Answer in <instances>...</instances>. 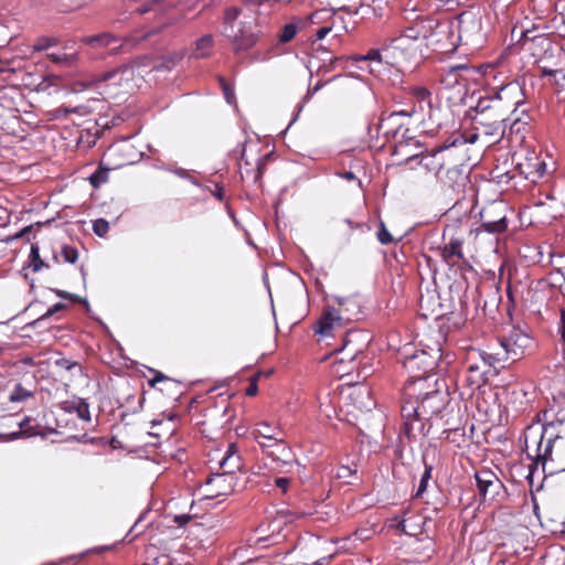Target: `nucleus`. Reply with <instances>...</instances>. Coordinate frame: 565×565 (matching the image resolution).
Here are the masks:
<instances>
[{"label": "nucleus", "instance_id": "nucleus-1", "mask_svg": "<svg viewBox=\"0 0 565 565\" xmlns=\"http://www.w3.org/2000/svg\"><path fill=\"white\" fill-rule=\"evenodd\" d=\"M537 419L543 422L542 433L533 447L526 443L527 457L543 468L552 462L556 463L555 469L565 470V437L556 429L565 423V391H557L547 398V406L537 414Z\"/></svg>", "mask_w": 565, "mask_h": 565}, {"label": "nucleus", "instance_id": "nucleus-2", "mask_svg": "<svg viewBox=\"0 0 565 565\" xmlns=\"http://www.w3.org/2000/svg\"><path fill=\"white\" fill-rule=\"evenodd\" d=\"M262 34L263 31L254 15L243 14L238 7H228L224 10L221 35L235 55L249 52L257 45Z\"/></svg>", "mask_w": 565, "mask_h": 565}, {"label": "nucleus", "instance_id": "nucleus-3", "mask_svg": "<svg viewBox=\"0 0 565 565\" xmlns=\"http://www.w3.org/2000/svg\"><path fill=\"white\" fill-rule=\"evenodd\" d=\"M491 90L495 105V114L491 117L493 122L509 127L511 132H519L521 117L516 116V111L525 103L523 86L518 81H511Z\"/></svg>", "mask_w": 565, "mask_h": 565}, {"label": "nucleus", "instance_id": "nucleus-4", "mask_svg": "<svg viewBox=\"0 0 565 565\" xmlns=\"http://www.w3.org/2000/svg\"><path fill=\"white\" fill-rule=\"evenodd\" d=\"M430 340L433 343L423 344L420 350L405 347L401 352L403 366L409 375L433 371L441 360L445 334L440 330L434 331Z\"/></svg>", "mask_w": 565, "mask_h": 565}, {"label": "nucleus", "instance_id": "nucleus-5", "mask_svg": "<svg viewBox=\"0 0 565 565\" xmlns=\"http://www.w3.org/2000/svg\"><path fill=\"white\" fill-rule=\"evenodd\" d=\"M260 449L263 455L270 460L268 466L271 470L288 472L297 463L295 455L285 441L284 436L269 444L263 443Z\"/></svg>", "mask_w": 565, "mask_h": 565}, {"label": "nucleus", "instance_id": "nucleus-6", "mask_svg": "<svg viewBox=\"0 0 565 565\" xmlns=\"http://www.w3.org/2000/svg\"><path fill=\"white\" fill-rule=\"evenodd\" d=\"M457 30L462 44L479 47L486 41L482 18L472 11H465L458 15Z\"/></svg>", "mask_w": 565, "mask_h": 565}, {"label": "nucleus", "instance_id": "nucleus-7", "mask_svg": "<svg viewBox=\"0 0 565 565\" xmlns=\"http://www.w3.org/2000/svg\"><path fill=\"white\" fill-rule=\"evenodd\" d=\"M498 341L504 351L505 360L514 362L523 355L524 349L531 343V338L519 326H512L508 334L498 337Z\"/></svg>", "mask_w": 565, "mask_h": 565}, {"label": "nucleus", "instance_id": "nucleus-8", "mask_svg": "<svg viewBox=\"0 0 565 565\" xmlns=\"http://www.w3.org/2000/svg\"><path fill=\"white\" fill-rule=\"evenodd\" d=\"M343 316L334 307L328 306L324 308L322 315L317 320L313 328L315 333L322 338L332 337V331L335 327L341 328L343 326Z\"/></svg>", "mask_w": 565, "mask_h": 565}, {"label": "nucleus", "instance_id": "nucleus-9", "mask_svg": "<svg viewBox=\"0 0 565 565\" xmlns=\"http://www.w3.org/2000/svg\"><path fill=\"white\" fill-rule=\"evenodd\" d=\"M452 24H439L434 19H424V18H417L416 21L405 28L403 31V36L407 38L409 40H418L419 38L427 39L433 33L434 28H443V32L451 31Z\"/></svg>", "mask_w": 565, "mask_h": 565}, {"label": "nucleus", "instance_id": "nucleus-10", "mask_svg": "<svg viewBox=\"0 0 565 565\" xmlns=\"http://www.w3.org/2000/svg\"><path fill=\"white\" fill-rule=\"evenodd\" d=\"M235 476L224 472L212 473L206 482L207 495L212 498L226 495L233 491Z\"/></svg>", "mask_w": 565, "mask_h": 565}, {"label": "nucleus", "instance_id": "nucleus-11", "mask_svg": "<svg viewBox=\"0 0 565 565\" xmlns=\"http://www.w3.org/2000/svg\"><path fill=\"white\" fill-rule=\"evenodd\" d=\"M408 385H420L423 387H431L435 388H450L454 384V380L449 377H445L443 374L438 372L428 371L427 373H418L415 375H408L407 379Z\"/></svg>", "mask_w": 565, "mask_h": 565}, {"label": "nucleus", "instance_id": "nucleus-12", "mask_svg": "<svg viewBox=\"0 0 565 565\" xmlns=\"http://www.w3.org/2000/svg\"><path fill=\"white\" fill-rule=\"evenodd\" d=\"M334 301L340 306L344 320H360L365 313L358 295L347 297L333 296Z\"/></svg>", "mask_w": 565, "mask_h": 565}, {"label": "nucleus", "instance_id": "nucleus-13", "mask_svg": "<svg viewBox=\"0 0 565 565\" xmlns=\"http://www.w3.org/2000/svg\"><path fill=\"white\" fill-rule=\"evenodd\" d=\"M479 494L487 498L488 494L494 495L502 486L497 476L490 470H480L475 475Z\"/></svg>", "mask_w": 565, "mask_h": 565}, {"label": "nucleus", "instance_id": "nucleus-14", "mask_svg": "<svg viewBox=\"0 0 565 565\" xmlns=\"http://www.w3.org/2000/svg\"><path fill=\"white\" fill-rule=\"evenodd\" d=\"M318 51H320L324 55L329 54V51L326 50L322 46L319 47ZM382 53H383V50H381V49H370L365 54H363V55H354V56H351L350 58L353 60L354 62H377V63H382L383 62V54ZM344 58H345L344 56H338V57L322 56L321 61L323 63L329 62L330 67L334 68L335 64L339 61H342Z\"/></svg>", "mask_w": 565, "mask_h": 565}, {"label": "nucleus", "instance_id": "nucleus-15", "mask_svg": "<svg viewBox=\"0 0 565 565\" xmlns=\"http://www.w3.org/2000/svg\"><path fill=\"white\" fill-rule=\"evenodd\" d=\"M252 435L257 441L258 446L262 447L263 443H273L284 436L282 430L277 425H270L266 422L255 424Z\"/></svg>", "mask_w": 565, "mask_h": 565}, {"label": "nucleus", "instance_id": "nucleus-16", "mask_svg": "<svg viewBox=\"0 0 565 565\" xmlns=\"http://www.w3.org/2000/svg\"><path fill=\"white\" fill-rule=\"evenodd\" d=\"M58 407L65 413H76L77 417L85 422L90 420L89 405L84 398L73 396L71 399L61 402Z\"/></svg>", "mask_w": 565, "mask_h": 565}, {"label": "nucleus", "instance_id": "nucleus-17", "mask_svg": "<svg viewBox=\"0 0 565 565\" xmlns=\"http://www.w3.org/2000/svg\"><path fill=\"white\" fill-rule=\"evenodd\" d=\"M218 466L222 472L232 476H234L235 471L241 469V457L234 444L228 445L227 450L218 459Z\"/></svg>", "mask_w": 565, "mask_h": 565}, {"label": "nucleus", "instance_id": "nucleus-18", "mask_svg": "<svg viewBox=\"0 0 565 565\" xmlns=\"http://www.w3.org/2000/svg\"><path fill=\"white\" fill-rule=\"evenodd\" d=\"M494 99L492 90L486 95L479 96L475 105L470 106L471 110H475L484 120H492V116L495 114Z\"/></svg>", "mask_w": 565, "mask_h": 565}, {"label": "nucleus", "instance_id": "nucleus-19", "mask_svg": "<svg viewBox=\"0 0 565 565\" xmlns=\"http://www.w3.org/2000/svg\"><path fill=\"white\" fill-rule=\"evenodd\" d=\"M214 46V36L210 33L202 35L194 43L190 58L201 60L210 57Z\"/></svg>", "mask_w": 565, "mask_h": 565}, {"label": "nucleus", "instance_id": "nucleus-20", "mask_svg": "<svg viewBox=\"0 0 565 565\" xmlns=\"http://www.w3.org/2000/svg\"><path fill=\"white\" fill-rule=\"evenodd\" d=\"M390 119V114L382 113L380 121L376 125L377 135L382 134L386 140L396 137L398 131L403 128L404 124L399 119L386 122Z\"/></svg>", "mask_w": 565, "mask_h": 565}, {"label": "nucleus", "instance_id": "nucleus-21", "mask_svg": "<svg viewBox=\"0 0 565 565\" xmlns=\"http://www.w3.org/2000/svg\"><path fill=\"white\" fill-rule=\"evenodd\" d=\"M149 371L151 373H153V376L151 379H148L147 380V383L149 386L153 387L157 383H160V382H163V381H171L173 383H175L177 385H185V386H189V387H192V386H195V385H200V384H206L209 380H204V379H195V380H191V381H182V380H177V379H171L167 375H164L162 372L160 371H156L153 369H149Z\"/></svg>", "mask_w": 565, "mask_h": 565}, {"label": "nucleus", "instance_id": "nucleus-22", "mask_svg": "<svg viewBox=\"0 0 565 565\" xmlns=\"http://www.w3.org/2000/svg\"><path fill=\"white\" fill-rule=\"evenodd\" d=\"M509 221L507 216H501L497 220L482 221L480 226L477 228V233H488L491 235H499L508 230Z\"/></svg>", "mask_w": 565, "mask_h": 565}, {"label": "nucleus", "instance_id": "nucleus-23", "mask_svg": "<svg viewBox=\"0 0 565 565\" xmlns=\"http://www.w3.org/2000/svg\"><path fill=\"white\" fill-rule=\"evenodd\" d=\"M351 399L363 412H370L376 406V399L372 391H353Z\"/></svg>", "mask_w": 565, "mask_h": 565}, {"label": "nucleus", "instance_id": "nucleus-24", "mask_svg": "<svg viewBox=\"0 0 565 565\" xmlns=\"http://www.w3.org/2000/svg\"><path fill=\"white\" fill-rule=\"evenodd\" d=\"M462 239L458 237H451L448 244H445L441 248V258L447 264H450L452 257H457L458 259H463L462 253Z\"/></svg>", "mask_w": 565, "mask_h": 565}, {"label": "nucleus", "instance_id": "nucleus-25", "mask_svg": "<svg viewBox=\"0 0 565 565\" xmlns=\"http://www.w3.org/2000/svg\"><path fill=\"white\" fill-rule=\"evenodd\" d=\"M49 267V264L41 258L39 244L32 243L30 246L28 262L23 265L22 269L30 268L33 273H39Z\"/></svg>", "mask_w": 565, "mask_h": 565}, {"label": "nucleus", "instance_id": "nucleus-26", "mask_svg": "<svg viewBox=\"0 0 565 565\" xmlns=\"http://www.w3.org/2000/svg\"><path fill=\"white\" fill-rule=\"evenodd\" d=\"M481 360L484 364V366L488 367V370L482 371V383L477 384L475 388H481L482 385L488 384V377L487 375L491 372V369H493V373H497V364H499L502 361V358L499 355V353H489L486 351H482L480 353Z\"/></svg>", "mask_w": 565, "mask_h": 565}, {"label": "nucleus", "instance_id": "nucleus-27", "mask_svg": "<svg viewBox=\"0 0 565 565\" xmlns=\"http://www.w3.org/2000/svg\"><path fill=\"white\" fill-rule=\"evenodd\" d=\"M439 393H440V391H430V392H427V393L423 396V398H422L420 403H419L416 407H414L412 404H411V405H408V404L403 405V407H402L403 416H404L407 420H408L412 416L416 417V416L418 415V411H419L420 408H422V409H424V411H426V409H427V406H428L427 404H428L431 399L436 398V397L438 396V394H439Z\"/></svg>", "mask_w": 565, "mask_h": 565}, {"label": "nucleus", "instance_id": "nucleus-28", "mask_svg": "<svg viewBox=\"0 0 565 565\" xmlns=\"http://www.w3.org/2000/svg\"><path fill=\"white\" fill-rule=\"evenodd\" d=\"M134 68H135L134 64H122L115 68L108 70L106 72H103V73L94 76L92 82L94 84L105 83V82H108V81L115 78L118 74H121V75L132 74Z\"/></svg>", "mask_w": 565, "mask_h": 565}, {"label": "nucleus", "instance_id": "nucleus-29", "mask_svg": "<svg viewBox=\"0 0 565 565\" xmlns=\"http://www.w3.org/2000/svg\"><path fill=\"white\" fill-rule=\"evenodd\" d=\"M83 42L92 47H106L114 42H117V38H115L109 32H103L95 35H88L83 38Z\"/></svg>", "mask_w": 565, "mask_h": 565}, {"label": "nucleus", "instance_id": "nucleus-30", "mask_svg": "<svg viewBox=\"0 0 565 565\" xmlns=\"http://www.w3.org/2000/svg\"><path fill=\"white\" fill-rule=\"evenodd\" d=\"M468 67L463 64L450 66L445 75L441 77V83L446 88H452L460 83V72L467 71Z\"/></svg>", "mask_w": 565, "mask_h": 565}, {"label": "nucleus", "instance_id": "nucleus-31", "mask_svg": "<svg viewBox=\"0 0 565 565\" xmlns=\"http://www.w3.org/2000/svg\"><path fill=\"white\" fill-rule=\"evenodd\" d=\"M110 168L99 162L96 170L87 178L89 184L94 189H98L102 184L106 183L109 179Z\"/></svg>", "mask_w": 565, "mask_h": 565}, {"label": "nucleus", "instance_id": "nucleus-32", "mask_svg": "<svg viewBox=\"0 0 565 565\" xmlns=\"http://www.w3.org/2000/svg\"><path fill=\"white\" fill-rule=\"evenodd\" d=\"M47 57L56 65L72 66L77 62L78 53H49Z\"/></svg>", "mask_w": 565, "mask_h": 565}, {"label": "nucleus", "instance_id": "nucleus-33", "mask_svg": "<svg viewBox=\"0 0 565 565\" xmlns=\"http://www.w3.org/2000/svg\"><path fill=\"white\" fill-rule=\"evenodd\" d=\"M359 341L367 343L370 341L369 334L362 330H349L343 337V349H347Z\"/></svg>", "mask_w": 565, "mask_h": 565}, {"label": "nucleus", "instance_id": "nucleus-34", "mask_svg": "<svg viewBox=\"0 0 565 565\" xmlns=\"http://www.w3.org/2000/svg\"><path fill=\"white\" fill-rule=\"evenodd\" d=\"M244 379L239 374H234L224 379L214 380L210 386V388L216 390V388H224V387H232V386H238L243 383Z\"/></svg>", "mask_w": 565, "mask_h": 565}, {"label": "nucleus", "instance_id": "nucleus-35", "mask_svg": "<svg viewBox=\"0 0 565 565\" xmlns=\"http://www.w3.org/2000/svg\"><path fill=\"white\" fill-rule=\"evenodd\" d=\"M529 167L533 168V170L525 173V179L531 182H536L546 172V163L543 160H536L534 163H529Z\"/></svg>", "mask_w": 565, "mask_h": 565}, {"label": "nucleus", "instance_id": "nucleus-36", "mask_svg": "<svg viewBox=\"0 0 565 565\" xmlns=\"http://www.w3.org/2000/svg\"><path fill=\"white\" fill-rule=\"evenodd\" d=\"M58 44L60 40L56 36H39L34 41L32 49L34 52H42Z\"/></svg>", "mask_w": 565, "mask_h": 565}, {"label": "nucleus", "instance_id": "nucleus-37", "mask_svg": "<svg viewBox=\"0 0 565 565\" xmlns=\"http://www.w3.org/2000/svg\"><path fill=\"white\" fill-rule=\"evenodd\" d=\"M143 392L145 391H140L136 394L127 396L126 402L128 411L136 413L142 408V404L145 402Z\"/></svg>", "mask_w": 565, "mask_h": 565}, {"label": "nucleus", "instance_id": "nucleus-38", "mask_svg": "<svg viewBox=\"0 0 565 565\" xmlns=\"http://www.w3.org/2000/svg\"><path fill=\"white\" fill-rule=\"evenodd\" d=\"M298 25L294 22L286 23L282 28V31L279 35V41L281 43L290 42L297 34Z\"/></svg>", "mask_w": 565, "mask_h": 565}, {"label": "nucleus", "instance_id": "nucleus-39", "mask_svg": "<svg viewBox=\"0 0 565 565\" xmlns=\"http://www.w3.org/2000/svg\"><path fill=\"white\" fill-rule=\"evenodd\" d=\"M93 232L96 236L103 238L109 232V223L106 218L99 217L93 221Z\"/></svg>", "mask_w": 565, "mask_h": 565}, {"label": "nucleus", "instance_id": "nucleus-40", "mask_svg": "<svg viewBox=\"0 0 565 565\" xmlns=\"http://www.w3.org/2000/svg\"><path fill=\"white\" fill-rule=\"evenodd\" d=\"M50 318L49 317H45V312L43 315H41L38 319H34L30 322H28L23 329L26 330V329H40V328H46L50 332H53L55 330L54 327H50L47 326V320Z\"/></svg>", "mask_w": 565, "mask_h": 565}, {"label": "nucleus", "instance_id": "nucleus-41", "mask_svg": "<svg viewBox=\"0 0 565 565\" xmlns=\"http://www.w3.org/2000/svg\"><path fill=\"white\" fill-rule=\"evenodd\" d=\"M376 236H377V241L382 245H388V244L393 243V241H394L393 235L390 233V231L387 230V227L383 221H380Z\"/></svg>", "mask_w": 565, "mask_h": 565}, {"label": "nucleus", "instance_id": "nucleus-42", "mask_svg": "<svg viewBox=\"0 0 565 565\" xmlns=\"http://www.w3.org/2000/svg\"><path fill=\"white\" fill-rule=\"evenodd\" d=\"M431 471H433V467L429 465H425V471L422 475L420 482H419L418 489L415 494L416 498L422 497L423 493L426 491L428 481L431 478Z\"/></svg>", "mask_w": 565, "mask_h": 565}, {"label": "nucleus", "instance_id": "nucleus-43", "mask_svg": "<svg viewBox=\"0 0 565 565\" xmlns=\"http://www.w3.org/2000/svg\"><path fill=\"white\" fill-rule=\"evenodd\" d=\"M34 228V224H29L24 227H22L20 231H18L14 235L8 237L7 242H13L17 239H21L23 237L26 238V242H31V234ZM32 238H35V234L32 235Z\"/></svg>", "mask_w": 565, "mask_h": 565}, {"label": "nucleus", "instance_id": "nucleus-44", "mask_svg": "<svg viewBox=\"0 0 565 565\" xmlns=\"http://www.w3.org/2000/svg\"><path fill=\"white\" fill-rule=\"evenodd\" d=\"M61 254L64 260L68 264H75L78 259V250L71 245H63Z\"/></svg>", "mask_w": 565, "mask_h": 565}, {"label": "nucleus", "instance_id": "nucleus-45", "mask_svg": "<svg viewBox=\"0 0 565 565\" xmlns=\"http://www.w3.org/2000/svg\"><path fill=\"white\" fill-rule=\"evenodd\" d=\"M29 424H30V418L26 417L19 424V427L21 429L20 431H14L11 434H1L0 438L4 441L15 440L22 435V431H25V433L28 431Z\"/></svg>", "mask_w": 565, "mask_h": 565}, {"label": "nucleus", "instance_id": "nucleus-46", "mask_svg": "<svg viewBox=\"0 0 565 565\" xmlns=\"http://www.w3.org/2000/svg\"><path fill=\"white\" fill-rule=\"evenodd\" d=\"M267 163L268 162L265 161L264 159H262L260 157L257 159L256 167L253 171V183L254 184L262 181L263 175L266 171Z\"/></svg>", "mask_w": 565, "mask_h": 565}, {"label": "nucleus", "instance_id": "nucleus-47", "mask_svg": "<svg viewBox=\"0 0 565 565\" xmlns=\"http://www.w3.org/2000/svg\"><path fill=\"white\" fill-rule=\"evenodd\" d=\"M58 298L61 299H64V300H68L71 302H74V303H77L79 302V300H82V297L76 295V294H72L70 291H66V290H62V289H51Z\"/></svg>", "mask_w": 565, "mask_h": 565}, {"label": "nucleus", "instance_id": "nucleus-48", "mask_svg": "<svg viewBox=\"0 0 565 565\" xmlns=\"http://www.w3.org/2000/svg\"><path fill=\"white\" fill-rule=\"evenodd\" d=\"M246 143H247V140H245L244 142H239L236 146V148L233 150V152L238 154L239 156V160L244 163V167L248 168L252 164L248 161V159L246 158Z\"/></svg>", "mask_w": 565, "mask_h": 565}, {"label": "nucleus", "instance_id": "nucleus-49", "mask_svg": "<svg viewBox=\"0 0 565 565\" xmlns=\"http://www.w3.org/2000/svg\"><path fill=\"white\" fill-rule=\"evenodd\" d=\"M355 475V470L349 466H341L337 470V478L343 479L347 483H350V479Z\"/></svg>", "mask_w": 565, "mask_h": 565}, {"label": "nucleus", "instance_id": "nucleus-50", "mask_svg": "<svg viewBox=\"0 0 565 565\" xmlns=\"http://www.w3.org/2000/svg\"><path fill=\"white\" fill-rule=\"evenodd\" d=\"M78 303H82V305L84 306V308H85L86 313H87L90 318H93L94 320H96V321H97V322L103 327V329H104V330H106L107 332H109L108 327L103 322V320H102L99 317H95V316L92 313L90 305H89V302H88L87 298H83V297H82V300H79V302H78Z\"/></svg>", "mask_w": 565, "mask_h": 565}, {"label": "nucleus", "instance_id": "nucleus-51", "mask_svg": "<svg viewBox=\"0 0 565 565\" xmlns=\"http://www.w3.org/2000/svg\"><path fill=\"white\" fill-rule=\"evenodd\" d=\"M416 113L415 108L402 109L390 113V119L386 122L399 119L401 117H412Z\"/></svg>", "mask_w": 565, "mask_h": 565}, {"label": "nucleus", "instance_id": "nucleus-52", "mask_svg": "<svg viewBox=\"0 0 565 565\" xmlns=\"http://www.w3.org/2000/svg\"><path fill=\"white\" fill-rule=\"evenodd\" d=\"M32 396L30 391H13L8 397L11 403L21 402Z\"/></svg>", "mask_w": 565, "mask_h": 565}, {"label": "nucleus", "instance_id": "nucleus-53", "mask_svg": "<svg viewBox=\"0 0 565 565\" xmlns=\"http://www.w3.org/2000/svg\"><path fill=\"white\" fill-rule=\"evenodd\" d=\"M205 191H210L212 193V195L220 202H223L224 199H225V195H224V188L223 185H221L220 183H215L214 184V190H211L210 188H207Z\"/></svg>", "mask_w": 565, "mask_h": 565}, {"label": "nucleus", "instance_id": "nucleus-54", "mask_svg": "<svg viewBox=\"0 0 565 565\" xmlns=\"http://www.w3.org/2000/svg\"><path fill=\"white\" fill-rule=\"evenodd\" d=\"M223 95L228 105H235L236 104V96H235V89L234 86L231 85L226 89H223Z\"/></svg>", "mask_w": 565, "mask_h": 565}, {"label": "nucleus", "instance_id": "nucleus-55", "mask_svg": "<svg viewBox=\"0 0 565 565\" xmlns=\"http://www.w3.org/2000/svg\"><path fill=\"white\" fill-rule=\"evenodd\" d=\"M558 333L565 344V308H561L559 310Z\"/></svg>", "mask_w": 565, "mask_h": 565}, {"label": "nucleus", "instance_id": "nucleus-56", "mask_svg": "<svg viewBox=\"0 0 565 565\" xmlns=\"http://www.w3.org/2000/svg\"><path fill=\"white\" fill-rule=\"evenodd\" d=\"M56 365L65 370H72L73 367L81 369V365L77 362H73L68 359L62 358L56 361Z\"/></svg>", "mask_w": 565, "mask_h": 565}, {"label": "nucleus", "instance_id": "nucleus-57", "mask_svg": "<svg viewBox=\"0 0 565 565\" xmlns=\"http://www.w3.org/2000/svg\"><path fill=\"white\" fill-rule=\"evenodd\" d=\"M66 308V305L62 301H58L56 303H54L52 307H50L46 311H45V317H49L51 318L52 316H54L55 313L64 310Z\"/></svg>", "mask_w": 565, "mask_h": 565}, {"label": "nucleus", "instance_id": "nucleus-58", "mask_svg": "<svg viewBox=\"0 0 565 565\" xmlns=\"http://www.w3.org/2000/svg\"><path fill=\"white\" fill-rule=\"evenodd\" d=\"M157 2H158V0H151V1H149V2H147V3H145V4H142V6H140L139 8H137V9H136V12H137V13H139V14H146V13H148V12H150V11H151L152 6H153L154 3H157Z\"/></svg>", "mask_w": 565, "mask_h": 565}, {"label": "nucleus", "instance_id": "nucleus-59", "mask_svg": "<svg viewBox=\"0 0 565 565\" xmlns=\"http://www.w3.org/2000/svg\"><path fill=\"white\" fill-rule=\"evenodd\" d=\"M557 74H562V77L565 78V72L563 70H552L547 67L542 68L543 76L556 77Z\"/></svg>", "mask_w": 565, "mask_h": 565}, {"label": "nucleus", "instance_id": "nucleus-60", "mask_svg": "<svg viewBox=\"0 0 565 565\" xmlns=\"http://www.w3.org/2000/svg\"><path fill=\"white\" fill-rule=\"evenodd\" d=\"M326 83L323 82H317L316 85L312 87V88H309L306 96H305V100H308L310 99L318 90H320L323 86H324Z\"/></svg>", "mask_w": 565, "mask_h": 565}, {"label": "nucleus", "instance_id": "nucleus-61", "mask_svg": "<svg viewBox=\"0 0 565 565\" xmlns=\"http://www.w3.org/2000/svg\"><path fill=\"white\" fill-rule=\"evenodd\" d=\"M490 302V305L497 310L499 302L501 301V297L499 296L498 291H492L490 295H488L487 298Z\"/></svg>", "mask_w": 565, "mask_h": 565}, {"label": "nucleus", "instance_id": "nucleus-62", "mask_svg": "<svg viewBox=\"0 0 565 565\" xmlns=\"http://www.w3.org/2000/svg\"><path fill=\"white\" fill-rule=\"evenodd\" d=\"M275 483L276 486L282 490V492H286L288 487H289V483H290V479L289 478H285V477H281V478H277L275 480Z\"/></svg>", "mask_w": 565, "mask_h": 565}, {"label": "nucleus", "instance_id": "nucleus-63", "mask_svg": "<svg viewBox=\"0 0 565 565\" xmlns=\"http://www.w3.org/2000/svg\"><path fill=\"white\" fill-rule=\"evenodd\" d=\"M182 58V55L175 54L174 56H169L163 60V63H167L166 67L170 70L172 66H174Z\"/></svg>", "mask_w": 565, "mask_h": 565}, {"label": "nucleus", "instance_id": "nucleus-64", "mask_svg": "<svg viewBox=\"0 0 565 565\" xmlns=\"http://www.w3.org/2000/svg\"><path fill=\"white\" fill-rule=\"evenodd\" d=\"M260 373H254L253 375H250L247 380H248V385L246 388H258V380L260 377Z\"/></svg>", "mask_w": 565, "mask_h": 565}]
</instances>
